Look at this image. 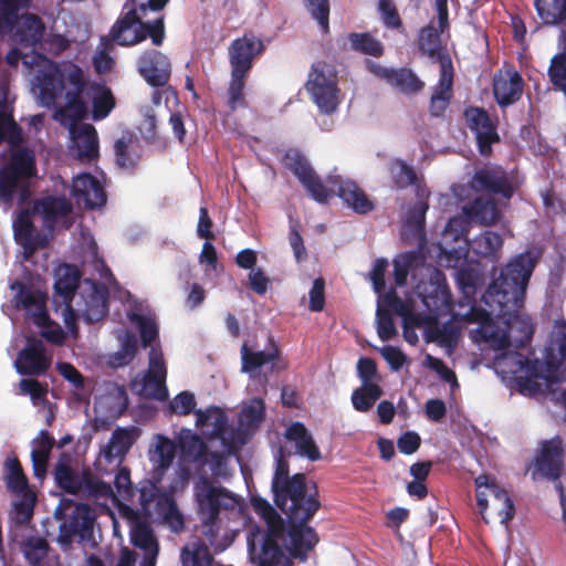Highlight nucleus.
<instances>
[{
	"mask_svg": "<svg viewBox=\"0 0 566 566\" xmlns=\"http://www.w3.org/2000/svg\"><path fill=\"white\" fill-rule=\"evenodd\" d=\"M270 350H254L247 342L241 345V371L254 376L255 373L268 364H273L280 356V350L271 338Z\"/></svg>",
	"mask_w": 566,
	"mask_h": 566,
	"instance_id": "c756f323",
	"label": "nucleus"
},
{
	"mask_svg": "<svg viewBox=\"0 0 566 566\" xmlns=\"http://www.w3.org/2000/svg\"><path fill=\"white\" fill-rule=\"evenodd\" d=\"M422 304L434 318L452 310V294L442 272L436 271L428 282L418 285Z\"/></svg>",
	"mask_w": 566,
	"mask_h": 566,
	"instance_id": "ddd939ff",
	"label": "nucleus"
},
{
	"mask_svg": "<svg viewBox=\"0 0 566 566\" xmlns=\"http://www.w3.org/2000/svg\"><path fill=\"white\" fill-rule=\"evenodd\" d=\"M463 115L468 127L475 134L479 153L483 157L491 156L492 145L501 140L496 124L491 119L489 113L483 107H467Z\"/></svg>",
	"mask_w": 566,
	"mask_h": 566,
	"instance_id": "2eb2a0df",
	"label": "nucleus"
},
{
	"mask_svg": "<svg viewBox=\"0 0 566 566\" xmlns=\"http://www.w3.org/2000/svg\"><path fill=\"white\" fill-rule=\"evenodd\" d=\"M245 77L243 75L231 74V80L228 88L229 101L228 105L231 111H235L238 107H245V98L243 90L245 86Z\"/></svg>",
	"mask_w": 566,
	"mask_h": 566,
	"instance_id": "052dcab7",
	"label": "nucleus"
},
{
	"mask_svg": "<svg viewBox=\"0 0 566 566\" xmlns=\"http://www.w3.org/2000/svg\"><path fill=\"white\" fill-rule=\"evenodd\" d=\"M134 441L133 430L117 428L113 431L107 446L103 450V457L109 463L114 460L120 462L134 444Z\"/></svg>",
	"mask_w": 566,
	"mask_h": 566,
	"instance_id": "c9c22d12",
	"label": "nucleus"
},
{
	"mask_svg": "<svg viewBox=\"0 0 566 566\" xmlns=\"http://www.w3.org/2000/svg\"><path fill=\"white\" fill-rule=\"evenodd\" d=\"M457 285L465 298L474 297L478 286V275L471 269H460L457 272Z\"/></svg>",
	"mask_w": 566,
	"mask_h": 566,
	"instance_id": "338daca9",
	"label": "nucleus"
},
{
	"mask_svg": "<svg viewBox=\"0 0 566 566\" xmlns=\"http://www.w3.org/2000/svg\"><path fill=\"white\" fill-rule=\"evenodd\" d=\"M474 484L476 488V504L485 523H489L485 515L489 504L499 516L501 524L506 525L513 520L515 506L505 489L499 486L495 480L486 474L475 478Z\"/></svg>",
	"mask_w": 566,
	"mask_h": 566,
	"instance_id": "6e6552de",
	"label": "nucleus"
},
{
	"mask_svg": "<svg viewBox=\"0 0 566 566\" xmlns=\"http://www.w3.org/2000/svg\"><path fill=\"white\" fill-rule=\"evenodd\" d=\"M176 444L169 438L158 434L154 451H149V459L154 463V478L160 479L174 462Z\"/></svg>",
	"mask_w": 566,
	"mask_h": 566,
	"instance_id": "f704fd0d",
	"label": "nucleus"
},
{
	"mask_svg": "<svg viewBox=\"0 0 566 566\" xmlns=\"http://www.w3.org/2000/svg\"><path fill=\"white\" fill-rule=\"evenodd\" d=\"M439 28L432 22L419 30L417 46L420 55L430 59L440 66L439 81L430 97L429 112L432 117L444 114L453 97L454 69L448 49L442 45Z\"/></svg>",
	"mask_w": 566,
	"mask_h": 566,
	"instance_id": "20e7f679",
	"label": "nucleus"
},
{
	"mask_svg": "<svg viewBox=\"0 0 566 566\" xmlns=\"http://www.w3.org/2000/svg\"><path fill=\"white\" fill-rule=\"evenodd\" d=\"M196 407L195 395L190 391H181L168 405L170 415L187 416L190 415Z\"/></svg>",
	"mask_w": 566,
	"mask_h": 566,
	"instance_id": "69168bd1",
	"label": "nucleus"
},
{
	"mask_svg": "<svg viewBox=\"0 0 566 566\" xmlns=\"http://www.w3.org/2000/svg\"><path fill=\"white\" fill-rule=\"evenodd\" d=\"M470 185L475 191L500 195L505 199H511L514 195L507 174L500 166H484L476 169Z\"/></svg>",
	"mask_w": 566,
	"mask_h": 566,
	"instance_id": "aec40b11",
	"label": "nucleus"
},
{
	"mask_svg": "<svg viewBox=\"0 0 566 566\" xmlns=\"http://www.w3.org/2000/svg\"><path fill=\"white\" fill-rule=\"evenodd\" d=\"M3 140H7L11 146H17L22 142V132L12 115L4 109H0V144Z\"/></svg>",
	"mask_w": 566,
	"mask_h": 566,
	"instance_id": "864d4df0",
	"label": "nucleus"
},
{
	"mask_svg": "<svg viewBox=\"0 0 566 566\" xmlns=\"http://www.w3.org/2000/svg\"><path fill=\"white\" fill-rule=\"evenodd\" d=\"M275 505L285 514L287 521V549L292 557L302 562L307 559L308 552L314 549L319 537L317 532L307 525L322 504L316 485L308 490L306 475L295 473L291 480L271 488Z\"/></svg>",
	"mask_w": 566,
	"mask_h": 566,
	"instance_id": "f257e3e1",
	"label": "nucleus"
},
{
	"mask_svg": "<svg viewBox=\"0 0 566 566\" xmlns=\"http://www.w3.org/2000/svg\"><path fill=\"white\" fill-rule=\"evenodd\" d=\"M139 142L130 134H125L114 143L116 165L122 169L134 170L140 159Z\"/></svg>",
	"mask_w": 566,
	"mask_h": 566,
	"instance_id": "473e14b6",
	"label": "nucleus"
},
{
	"mask_svg": "<svg viewBox=\"0 0 566 566\" xmlns=\"http://www.w3.org/2000/svg\"><path fill=\"white\" fill-rule=\"evenodd\" d=\"M343 50H352L365 55L380 57L384 54L382 43L369 32H352L338 39Z\"/></svg>",
	"mask_w": 566,
	"mask_h": 566,
	"instance_id": "7c9ffc66",
	"label": "nucleus"
},
{
	"mask_svg": "<svg viewBox=\"0 0 566 566\" xmlns=\"http://www.w3.org/2000/svg\"><path fill=\"white\" fill-rule=\"evenodd\" d=\"M51 366V358L45 353L41 339L29 337L27 345L19 353L14 361L15 370L22 376H42Z\"/></svg>",
	"mask_w": 566,
	"mask_h": 566,
	"instance_id": "6ab92c4d",
	"label": "nucleus"
},
{
	"mask_svg": "<svg viewBox=\"0 0 566 566\" xmlns=\"http://www.w3.org/2000/svg\"><path fill=\"white\" fill-rule=\"evenodd\" d=\"M376 322L377 334L381 340H390L397 335V328L395 326L392 316L387 308L378 306L376 312Z\"/></svg>",
	"mask_w": 566,
	"mask_h": 566,
	"instance_id": "680f3d73",
	"label": "nucleus"
},
{
	"mask_svg": "<svg viewBox=\"0 0 566 566\" xmlns=\"http://www.w3.org/2000/svg\"><path fill=\"white\" fill-rule=\"evenodd\" d=\"M71 120V148L81 163L88 164L98 157V136L92 124H77Z\"/></svg>",
	"mask_w": 566,
	"mask_h": 566,
	"instance_id": "b1692460",
	"label": "nucleus"
},
{
	"mask_svg": "<svg viewBox=\"0 0 566 566\" xmlns=\"http://www.w3.org/2000/svg\"><path fill=\"white\" fill-rule=\"evenodd\" d=\"M143 387L146 396L159 401H164L168 398V389L166 386V378L161 380L158 376L146 373L143 379Z\"/></svg>",
	"mask_w": 566,
	"mask_h": 566,
	"instance_id": "e2e57ef3",
	"label": "nucleus"
},
{
	"mask_svg": "<svg viewBox=\"0 0 566 566\" xmlns=\"http://www.w3.org/2000/svg\"><path fill=\"white\" fill-rule=\"evenodd\" d=\"M304 6L311 17L317 21L323 33L329 32V0H304Z\"/></svg>",
	"mask_w": 566,
	"mask_h": 566,
	"instance_id": "13d9d810",
	"label": "nucleus"
},
{
	"mask_svg": "<svg viewBox=\"0 0 566 566\" xmlns=\"http://www.w3.org/2000/svg\"><path fill=\"white\" fill-rule=\"evenodd\" d=\"M197 426H206L209 423L210 419L213 418L212 424H213V434L217 437H222L223 433L227 430V417L224 412L217 408L211 407L208 410H197L196 411Z\"/></svg>",
	"mask_w": 566,
	"mask_h": 566,
	"instance_id": "5fc2aeb1",
	"label": "nucleus"
},
{
	"mask_svg": "<svg viewBox=\"0 0 566 566\" xmlns=\"http://www.w3.org/2000/svg\"><path fill=\"white\" fill-rule=\"evenodd\" d=\"M264 44L252 32H245L241 38L234 39L228 51L231 74L248 76L256 56L263 53Z\"/></svg>",
	"mask_w": 566,
	"mask_h": 566,
	"instance_id": "4468645a",
	"label": "nucleus"
},
{
	"mask_svg": "<svg viewBox=\"0 0 566 566\" xmlns=\"http://www.w3.org/2000/svg\"><path fill=\"white\" fill-rule=\"evenodd\" d=\"M195 496L200 516L217 518L222 510L235 507V496L223 486H216L207 476H201L195 485Z\"/></svg>",
	"mask_w": 566,
	"mask_h": 566,
	"instance_id": "9d476101",
	"label": "nucleus"
},
{
	"mask_svg": "<svg viewBox=\"0 0 566 566\" xmlns=\"http://www.w3.org/2000/svg\"><path fill=\"white\" fill-rule=\"evenodd\" d=\"M137 349L138 342L136 335L127 333L123 339L120 350L113 356V365L116 367L128 365L135 358Z\"/></svg>",
	"mask_w": 566,
	"mask_h": 566,
	"instance_id": "bf43d9fd",
	"label": "nucleus"
},
{
	"mask_svg": "<svg viewBox=\"0 0 566 566\" xmlns=\"http://www.w3.org/2000/svg\"><path fill=\"white\" fill-rule=\"evenodd\" d=\"M4 482L8 491L15 494L28 492V478L22 464L15 455L8 457L4 461Z\"/></svg>",
	"mask_w": 566,
	"mask_h": 566,
	"instance_id": "a19ab883",
	"label": "nucleus"
},
{
	"mask_svg": "<svg viewBox=\"0 0 566 566\" xmlns=\"http://www.w3.org/2000/svg\"><path fill=\"white\" fill-rule=\"evenodd\" d=\"M86 84L84 72L78 65L69 63L60 67L53 63L39 76L40 102L43 106L51 107L65 91L66 103L59 114L70 120L81 122L88 111L83 99Z\"/></svg>",
	"mask_w": 566,
	"mask_h": 566,
	"instance_id": "7ed1b4c3",
	"label": "nucleus"
},
{
	"mask_svg": "<svg viewBox=\"0 0 566 566\" xmlns=\"http://www.w3.org/2000/svg\"><path fill=\"white\" fill-rule=\"evenodd\" d=\"M71 455L63 452L54 467V479L61 490L69 494L76 495L81 493L83 489V473L80 475L71 465Z\"/></svg>",
	"mask_w": 566,
	"mask_h": 566,
	"instance_id": "c85d7f7f",
	"label": "nucleus"
},
{
	"mask_svg": "<svg viewBox=\"0 0 566 566\" xmlns=\"http://www.w3.org/2000/svg\"><path fill=\"white\" fill-rule=\"evenodd\" d=\"M305 88L323 114H333L339 103L338 75L335 67L324 61L312 64Z\"/></svg>",
	"mask_w": 566,
	"mask_h": 566,
	"instance_id": "0eeeda50",
	"label": "nucleus"
},
{
	"mask_svg": "<svg viewBox=\"0 0 566 566\" xmlns=\"http://www.w3.org/2000/svg\"><path fill=\"white\" fill-rule=\"evenodd\" d=\"M155 511L174 531H180L184 527V516L178 505L169 492H163L157 497Z\"/></svg>",
	"mask_w": 566,
	"mask_h": 566,
	"instance_id": "ea45409f",
	"label": "nucleus"
},
{
	"mask_svg": "<svg viewBox=\"0 0 566 566\" xmlns=\"http://www.w3.org/2000/svg\"><path fill=\"white\" fill-rule=\"evenodd\" d=\"M475 252L483 256L489 258L495 255L503 245L502 237L494 231H484L475 240Z\"/></svg>",
	"mask_w": 566,
	"mask_h": 566,
	"instance_id": "603ef678",
	"label": "nucleus"
},
{
	"mask_svg": "<svg viewBox=\"0 0 566 566\" xmlns=\"http://www.w3.org/2000/svg\"><path fill=\"white\" fill-rule=\"evenodd\" d=\"M369 66L375 75L386 80L388 84L403 94H417L424 87V83L410 69H388L373 62L369 63Z\"/></svg>",
	"mask_w": 566,
	"mask_h": 566,
	"instance_id": "a878e982",
	"label": "nucleus"
},
{
	"mask_svg": "<svg viewBox=\"0 0 566 566\" xmlns=\"http://www.w3.org/2000/svg\"><path fill=\"white\" fill-rule=\"evenodd\" d=\"M95 94L92 97V116L94 120H101L108 116L115 107V98L108 87L94 85Z\"/></svg>",
	"mask_w": 566,
	"mask_h": 566,
	"instance_id": "49530a36",
	"label": "nucleus"
},
{
	"mask_svg": "<svg viewBox=\"0 0 566 566\" xmlns=\"http://www.w3.org/2000/svg\"><path fill=\"white\" fill-rule=\"evenodd\" d=\"M475 333L481 340L488 343L493 349L503 350L511 346L510 333L495 326L493 321L483 327H478Z\"/></svg>",
	"mask_w": 566,
	"mask_h": 566,
	"instance_id": "de8ad7c7",
	"label": "nucleus"
},
{
	"mask_svg": "<svg viewBox=\"0 0 566 566\" xmlns=\"http://www.w3.org/2000/svg\"><path fill=\"white\" fill-rule=\"evenodd\" d=\"M49 549L48 541L39 536L28 537L21 547L23 556L30 566H42Z\"/></svg>",
	"mask_w": 566,
	"mask_h": 566,
	"instance_id": "c03bdc74",
	"label": "nucleus"
},
{
	"mask_svg": "<svg viewBox=\"0 0 566 566\" xmlns=\"http://www.w3.org/2000/svg\"><path fill=\"white\" fill-rule=\"evenodd\" d=\"M534 6L544 24L556 25L566 21V0H535Z\"/></svg>",
	"mask_w": 566,
	"mask_h": 566,
	"instance_id": "79ce46f5",
	"label": "nucleus"
},
{
	"mask_svg": "<svg viewBox=\"0 0 566 566\" xmlns=\"http://www.w3.org/2000/svg\"><path fill=\"white\" fill-rule=\"evenodd\" d=\"M523 85V78L516 71L496 75L493 80L495 101L501 107L516 103L522 97Z\"/></svg>",
	"mask_w": 566,
	"mask_h": 566,
	"instance_id": "cd10ccee",
	"label": "nucleus"
},
{
	"mask_svg": "<svg viewBox=\"0 0 566 566\" xmlns=\"http://www.w3.org/2000/svg\"><path fill=\"white\" fill-rule=\"evenodd\" d=\"M82 492L95 499H107L113 494L112 486L90 471H83Z\"/></svg>",
	"mask_w": 566,
	"mask_h": 566,
	"instance_id": "6e6d98bb",
	"label": "nucleus"
},
{
	"mask_svg": "<svg viewBox=\"0 0 566 566\" xmlns=\"http://www.w3.org/2000/svg\"><path fill=\"white\" fill-rule=\"evenodd\" d=\"M71 193L78 206L98 209L105 206L107 196L101 182L91 174H82L73 179Z\"/></svg>",
	"mask_w": 566,
	"mask_h": 566,
	"instance_id": "4be33fe9",
	"label": "nucleus"
},
{
	"mask_svg": "<svg viewBox=\"0 0 566 566\" xmlns=\"http://www.w3.org/2000/svg\"><path fill=\"white\" fill-rule=\"evenodd\" d=\"M169 0H127L123 10L134 9L142 17H147L148 12H157L161 14V10L166 7Z\"/></svg>",
	"mask_w": 566,
	"mask_h": 566,
	"instance_id": "774afa93",
	"label": "nucleus"
},
{
	"mask_svg": "<svg viewBox=\"0 0 566 566\" xmlns=\"http://www.w3.org/2000/svg\"><path fill=\"white\" fill-rule=\"evenodd\" d=\"M327 184L331 186V197L337 195L356 213L367 214L375 209L373 200L355 181L335 176L329 177Z\"/></svg>",
	"mask_w": 566,
	"mask_h": 566,
	"instance_id": "412c9836",
	"label": "nucleus"
},
{
	"mask_svg": "<svg viewBox=\"0 0 566 566\" xmlns=\"http://www.w3.org/2000/svg\"><path fill=\"white\" fill-rule=\"evenodd\" d=\"M81 273L75 265H65L54 283V292L66 304L65 312L72 316L71 302L78 287Z\"/></svg>",
	"mask_w": 566,
	"mask_h": 566,
	"instance_id": "72a5a7b5",
	"label": "nucleus"
},
{
	"mask_svg": "<svg viewBox=\"0 0 566 566\" xmlns=\"http://www.w3.org/2000/svg\"><path fill=\"white\" fill-rule=\"evenodd\" d=\"M30 0H0V13L3 22L13 27L19 20V12L29 7Z\"/></svg>",
	"mask_w": 566,
	"mask_h": 566,
	"instance_id": "0e129e2a",
	"label": "nucleus"
},
{
	"mask_svg": "<svg viewBox=\"0 0 566 566\" xmlns=\"http://www.w3.org/2000/svg\"><path fill=\"white\" fill-rule=\"evenodd\" d=\"M467 216L483 226L494 224L501 217V211L492 198H475L471 205L465 208Z\"/></svg>",
	"mask_w": 566,
	"mask_h": 566,
	"instance_id": "4c0bfd02",
	"label": "nucleus"
},
{
	"mask_svg": "<svg viewBox=\"0 0 566 566\" xmlns=\"http://www.w3.org/2000/svg\"><path fill=\"white\" fill-rule=\"evenodd\" d=\"M123 14L111 29V39L123 46H130L143 42L148 36L154 45L159 46L165 39V15L159 14L153 21H143L133 8L123 10Z\"/></svg>",
	"mask_w": 566,
	"mask_h": 566,
	"instance_id": "423d86ee",
	"label": "nucleus"
},
{
	"mask_svg": "<svg viewBox=\"0 0 566 566\" xmlns=\"http://www.w3.org/2000/svg\"><path fill=\"white\" fill-rule=\"evenodd\" d=\"M381 387L376 382H366L356 388L352 394V403L359 412L369 411L375 402L382 396Z\"/></svg>",
	"mask_w": 566,
	"mask_h": 566,
	"instance_id": "37998d69",
	"label": "nucleus"
},
{
	"mask_svg": "<svg viewBox=\"0 0 566 566\" xmlns=\"http://www.w3.org/2000/svg\"><path fill=\"white\" fill-rule=\"evenodd\" d=\"M124 515L129 525L132 544L144 552L143 566H155L159 545L147 517L130 507L124 510Z\"/></svg>",
	"mask_w": 566,
	"mask_h": 566,
	"instance_id": "f8f14e48",
	"label": "nucleus"
},
{
	"mask_svg": "<svg viewBox=\"0 0 566 566\" xmlns=\"http://www.w3.org/2000/svg\"><path fill=\"white\" fill-rule=\"evenodd\" d=\"M139 75L153 87L165 86L171 75V63L167 55L156 49L144 51L137 60Z\"/></svg>",
	"mask_w": 566,
	"mask_h": 566,
	"instance_id": "a211bd4d",
	"label": "nucleus"
},
{
	"mask_svg": "<svg viewBox=\"0 0 566 566\" xmlns=\"http://www.w3.org/2000/svg\"><path fill=\"white\" fill-rule=\"evenodd\" d=\"M564 467L563 441L557 436L542 442L539 452L535 458V470L532 473L534 480L537 475L547 480L557 481Z\"/></svg>",
	"mask_w": 566,
	"mask_h": 566,
	"instance_id": "dca6fc26",
	"label": "nucleus"
},
{
	"mask_svg": "<svg viewBox=\"0 0 566 566\" xmlns=\"http://www.w3.org/2000/svg\"><path fill=\"white\" fill-rule=\"evenodd\" d=\"M283 165L289 169L318 203H326L331 198L328 187L315 172L305 155L296 148L286 150Z\"/></svg>",
	"mask_w": 566,
	"mask_h": 566,
	"instance_id": "1a4fd4ad",
	"label": "nucleus"
},
{
	"mask_svg": "<svg viewBox=\"0 0 566 566\" xmlns=\"http://www.w3.org/2000/svg\"><path fill=\"white\" fill-rule=\"evenodd\" d=\"M202 530V535L207 538L210 546L213 548L214 554L222 553L226 551L233 542V536L224 533L220 536L221 531V520L220 516L217 518H209V516H200Z\"/></svg>",
	"mask_w": 566,
	"mask_h": 566,
	"instance_id": "58836bf2",
	"label": "nucleus"
},
{
	"mask_svg": "<svg viewBox=\"0 0 566 566\" xmlns=\"http://www.w3.org/2000/svg\"><path fill=\"white\" fill-rule=\"evenodd\" d=\"M516 363L520 365V369L525 374L520 378V385L531 394L542 392V381L546 380L543 363L538 359H528L521 354H517Z\"/></svg>",
	"mask_w": 566,
	"mask_h": 566,
	"instance_id": "2f4dec72",
	"label": "nucleus"
},
{
	"mask_svg": "<svg viewBox=\"0 0 566 566\" xmlns=\"http://www.w3.org/2000/svg\"><path fill=\"white\" fill-rule=\"evenodd\" d=\"M388 171L390 175L392 186L398 190L407 189L408 187L420 188V178L415 168L408 165L405 160L394 158L388 164Z\"/></svg>",
	"mask_w": 566,
	"mask_h": 566,
	"instance_id": "e433bc0d",
	"label": "nucleus"
},
{
	"mask_svg": "<svg viewBox=\"0 0 566 566\" xmlns=\"http://www.w3.org/2000/svg\"><path fill=\"white\" fill-rule=\"evenodd\" d=\"M184 455L192 458L193 461H205L208 454V447L197 434L185 436L179 442Z\"/></svg>",
	"mask_w": 566,
	"mask_h": 566,
	"instance_id": "4d7b16f0",
	"label": "nucleus"
},
{
	"mask_svg": "<svg viewBox=\"0 0 566 566\" xmlns=\"http://www.w3.org/2000/svg\"><path fill=\"white\" fill-rule=\"evenodd\" d=\"M264 518L266 522V531H258V533H252L251 537L256 535V539H269V542L276 543L282 541L284 538L285 532L287 533V524L285 525L284 520L279 515L276 511L271 514H266Z\"/></svg>",
	"mask_w": 566,
	"mask_h": 566,
	"instance_id": "09e8293b",
	"label": "nucleus"
},
{
	"mask_svg": "<svg viewBox=\"0 0 566 566\" xmlns=\"http://www.w3.org/2000/svg\"><path fill=\"white\" fill-rule=\"evenodd\" d=\"M33 208L22 209L13 221L14 239L23 248L24 259L28 260L39 249L45 247V239L36 232L32 222Z\"/></svg>",
	"mask_w": 566,
	"mask_h": 566,
	"instance_id": "393cba45",
	"label": "nucleus"
},
{
	"mask_svg": "<svg viewBox=\"0 0 566 566\" xmlns=\"http://www.w3.org/2000/svg\"><path fill=\"white\" fill-rule=\"evenodd\" d=\"M424 259L415 251L400 254L394 260V279L398 286H402L407 282L408 274L415 268L422 265Z\"/></svg>",
	"mask_w": 566,
	"mask_h": 566,
	"instance_id": "a18cd8bd",
	"label": "nucleus"
},
{
	"mask_svg": "<svg viewBox=\"0 0 566 566\" xmlns=\"http://www.w3.org/2000/svg\"><path fill=\"white\" fill-rule=\"evenodd\" d=\"M95 514L87 504H80L71 516L60 525L59 544L67 549L76 541L87 544L94 537Z\"/></svg>",
	"mask_w": 566,
	"mask_h": 566,
	"instance_id": "9b49d317",
	"label": "nucleus"
},
{
	"mask_svg": "<svg viewBox=\"0 0 566 566\" xmlns=\"http://www.w3.org/2000/svg\"><path fill=\"white\" fill-rule=\"evenodd\" d=\"M248 552L254 566H293L279 543L256 539V535L248 538Z\"/></svg>",
	"mask_w": 566,
	"mask_h": 566,
	"instance_id": "5701e85b",
	"label": "nucleus"
},
{
	"mask_svg": "<svg viewBox=\"0 0 566 566\" xmlns=\"http://www.w3.org/2000/svg\"><path fill=\"white\" fill-rule=\"evenodd\" d=\"M547 75L553 87L566 96V50L551 59Z\"/></svg>",
	"mask_w": 566,
	"mask_h": 566,
	"instance_id": "8fccbe9b",
	"label": "nucleus"
},
{
	"mask_svg": "<svg viewBox=\"0 0 566 566\" xmlns=\"http://www.w3.org/2000/svg\"><path fill=\"white\" fill-rule=\"evenodd\" d=\"M73 210V206L65 197L45 196L33 201V213L43 219L46 229L53 230L56 223L67 218Z\"/></svg>",
	"mask_w": 566,
	"mask_h": 566,
	"instance_id": "bb28decb",
	"label": "nucleus"
},
{
	"mask_svg": "<svg viewBox=\"0 0 566 566\" xmlns=\"http://www.w3.org/2000/svg\"><path fill=\"white\" fill-rule=\"evenodd\" d=\"M377 10L386 29L399 32L405 30L402 19L394 0H379Z\"/></svg>",
	"mask_w": 566,
	"mask_h": 566,
	"instance_id": "3c124183",
	"label": "nucleus"
},
{
	"mask_svg": "<svg viewBox=\"0 0 566 566\" xmlns=\"http://www.w3.org/2000/svg\"><path fill=\"white\" fill-rule=\"evenodd\" d=\"M35 157L29 148L13 150L0 168V202L11 205L14 198L24 205L31 197V180L35 176Z\"/></svg>",
	"mask_w": 566,
	"mask_h": 566,
	"instance_id": "39448f33",
	"label": "nucleus"
},
{
	"mask_svg": "<svg viewBox=\"0 0 566 566\" xmlns=\"http://www.w3.org/2000/svg\"><path fill=\"white\" fill-rule=\"evenodd\" d=\"M537 260L531 252H523L513 258L488 287L483 298L499 317L505 318L510 328L517 327L522 335L518 346L531 343L534 335V325L530 317L518 316L524 306V300L530 279Z\"/></svg>",
	"mask_w": 566,
	"mask_h": 566,
	"instance_id": "f03ea898",
	"label": "nucleus"
},
{
	"mask_svg": "<svg viewBox=\"0 0 566 566\" xmlns=\"http://www.w3.org/2000/svg\"><path fill=\"white\" fill-rule=\"evenodd\" d=\"M12 290H18L14 296V306L18 310H25L32 317V322L44 327L50 324V315L46 310V295L34 290L28 284L15 281L11 284Z\"/></svg>",
	"mask_w": 566,
	"mask_h": 566,
	"instance_id": "f3484780",
	"label": "nucleus"
}]
</instances>
